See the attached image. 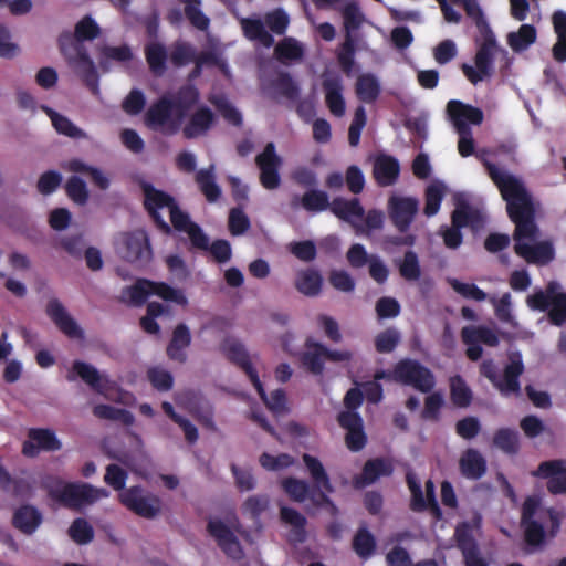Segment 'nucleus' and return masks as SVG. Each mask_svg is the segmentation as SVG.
<instances>
[{"instance_id":"1","label":"nucleus","mask_w":566,"mask_h":566,"mask_svg":"<svg viewBox=\"0 0 566 566\" xmlns=\"http://www.w3.org/2000/svg\"><path fill=\"white\" fill-rule=\"evenodd\" d=\"M485 166L506 201L511 220L515 223V253L528 263L545 264L552 261L554 249L551 242L541 239L539 230L534 222L535 205L523 181L488 161Z\"/></svg>"},{"instance_id":"2","label":"nucleus","mask_w":566,"mask_h":566,"mask_svg":"<svg viewBox=\"0 0 566 566\" xmlns=\"http://www.w3.org/2000/svg\"><path fill=\"white\" fill-rule=\"evenodd\" d=\"M143 190L145 196V206L159 227L166 231L170 230L166 222V217H168L174 228L177 231L187 234L193 247L198 249H208V237L189 219L187 213L178 208L175 200L169 195L150 185H144Z\"/></svg>"},{"instance_id":"3","label":"nucleus","mask_w":566,"mask_h":566,"mask_svg":"<svg viewBox=\"0 0 566 566\" xmlns=\"http://www.w3.org/2000/svg\"><path fill=\"white\" fill-rule=\"evenodd\" d=\"M303 461L316 492L310 495L307 482L295 478L284 479L281 482L283 490L295 502H304L306 499H310L314 505L321 506L327 504L331 506L332 511H334L335 507L328 497V494L334 492V486L332 485L323 463L317 458L310 454H304Z\"/></svg>"},{"instance_id":"4","label":"nucleus","mask_w":566,"mask_h":566,"mask_svg":"<svg viewBox=\"0 0 566 566\" xmlns=\"http://www.w3.org/2000/svg\"><path fill=\"white\" fill-rule=\"evenodd\" d=\"M198 99L199 94L192 86L185 87L174 98H161L147 112L148 126L166 134L176 133Z\"/></svg>"},{"instance_id":"5","label":"nucleus","mask_w":566,"mask_h":566,"mask_svg":"<svg viewBox=\"0 0 566 566\" xmlns=\"http://www.w3.org/2000/svg\"><path fill=\"white\" fill-rule=\"evenodd\" d=\"M563 516L562 512L543 507L539 497H527L522 510V524L527 543L531 545L541 544L546 521L551 522L552 532L555 533L559 528Z\"/></svg>"},{"instance_id":"6","label":"nucleus","mask_w":566,"mask_h":566,"mask_svg":"<svg viewBox=\"0 0 566 566\" xmlns=\"http://www.w3.org/2000/svg\"><path fill=\"white\" fill-rule=\"evenodd\" d=\"M43 485L53 499L70 507L91 505L99 499L108 496L105 489L94 488L85 483H65L55 478H48Z\"/></svg>"},{"instance_id":"7","label":"nucleus","mask_w":566,"mask_h":566,"mask_svg":"<svg viewBox=\"0 0 566 566\" xmlns=\"http://www.w3.org/2000/svg\"><path fill=\"white\" fill-rule=\"evenodd\" d=\"M60 48L69 65L83 80L92 94L98 97L101 91L96 66L83 45L74 41L71 34H62Z\"/></svg>"},{"instance_id":"8","label":"nucleus","mask_w":566,"mask_h":566,"mask_svg":"<svg viewBox=\"0 0 566 566\" xmlns=\"http://www.w3.org/2000/svg\"><path fill=\"white\" fill-rule=\"evenodd\" d=\"M524 366L520 353H512L509 356V364L504 369L503 376L496 374V367L491 360L483 361L481 374L485 376L504 396L518 395V376L523 373Z\"/></svg>"},{"instance_id":"9","label":"nucleus","mask_w":566,"mask_h":566,"mask_svg":"<svg viewBox=\"0 0 566 566\" xmlns=\"http://www.w3.org/2000/svg\"><path fill=\"white\" fill-rule=\"evenodd\" d=\"M208 531L229 558L234 560L243 558L244 552L235 533L244 536L245 532L242 530L235 516L229 518L227 522L220 518H211L208 523Z\"/></svg>"},{"instance_id":"10","label":"nucleus","mask_w":566,"mask_h":566,"mask_svg":"<svg viewBox=\"0 0 566 566\" xmlns=\"http://www.w3.org/2000/svg\"><path fill=\"white\" fill-rule=\"evenodd\" d=\"M354 354L349 349H328L323 344L307 339L302 354L303 365L313 374H321L324 368V359L333 363L348 364Z\"/></svg>"},{"instance_id":"11","label":"nucleus","mask_w":566,"mask_h":566,"mask_svg":"<svg viewBox=\"0 0 566 566\" xmlns=\"http://www.w3.org/2000/svg\"><path fill=\"white\" fill-rule=\"evenodd\" d=\"M527 305L533 310L549 308V318L555 325L566 321V294L558 283L552 282L546 291H538L527 297Z\"/></svg>"},{"instance_id":"12","label":"nucleus","mask_w":566,"mask_h":566,"mask_svg":"<svg viewBox=\"0 0 566 566\" xmlns=\"http://www.w3.org/2000/svg\"><path fill=\"white\" fill-rule=\"evenodd\" d=\"M157 295L160 298L175 304L186 306L188 300L184 292L174 289L165 283H157L148 280H139L136 284L125 291V296L134 304H142L148 296Z\"/></svg>"},{"instance_id":"13","label":"nucleus","mask_w":566,"mask_h":566,"mask_svg":"<svg viewBox=\"0 0 566 566\" xmlns=\"http://www.w3.org/2000/svg\"><path fill=\"white\" fill-rule=\"evenodd\" d=\"M115 250L129 262H148L151 259L149 239L144 230L119 233L115 239Z\"/></svg>"},{"instance_id":"14","label":"nucleus","mask_w":566,"mask_h":566,"mask_svg":"<svg viewBox=\"0 0 566 566\" xmlns=\"http://www.w3.org/2000/svg\"><path fill=\"white\" fill-rule=\"evenodd\" d=\"M118 499L125 507L144 518H154L161 511L160 499L139 486L123 490Z\"/></svg>"},{"instance_id":"15","label":"nucleus","mask_w":566,"mask_h":566,"mask_svg":"<svg viewBox=\"0 0 566 566\" xmlns=\"http://www.w3.org/2000/svg\"><path fill=\"white\" fill-rule=\"evenodd\" d=\"M496 52H499V46L494 36L492 34L486 35L484 43L475 55V66L468 64L462 66L463 73L471 83L476 84L491 76L492 61Z\"/></svg>"},{"instance_id":"16","label":"nucleus","mask_w":566,"mask_h":566,"mask_svg":"<svg viewBox=\"0 0 566 566\" xmlns=\"http://www.w3.org/2000/svg\"><path fill=\"white\" fill-rule=\"evenodd\" d=\"M395 378L423 392L429 391L434 385L430 370L413 360L399 363L395 368Z\"/></svg>"},{"instance_id":"17","label":"nucleus","mask_w":566,"mask_h":566,"mask_svg":"<svg viewBox=\"0 0 566 566\" xmlns=\"http://www.w3.org/2000/svg\"><path fill=\"white\" fill-rule=\"evenodd\" d=\"M62 448L56 433L48 428H32L22 446V453L28 458H35L41 451L54 452Z\"/></svg>"},{"instance_id":"18","label":"nucleus","mask_w":566,"mask_h":566,"mask_svg":"<svg viewBox=\"0 0 566 566\" xmlns=\"http://www.w3.org/2000/svg\"><path fill=\"white\" fill-rule=\"evenodd\" d=\"M534 476L547 481V490L552 494H566V460L556 459L542 462Z\"/></svg>"},{"instance_id":"19","label":"nucleus","mask_w":566,"mask_h":566,"mask_svg":"<svg viewBox=\"0 0 566 566\" xmlns=\"http://www.w3.org/2000/svg\"><path fill=\"white\" fill-rule=\"evenodd\" d=\"M260 168V180L264 188L275 189L280 186L279 168L282 164L281 157L275 151L273 143H269L264 150L256 157Z\"/></svg>"},{"instance_id":"20","label":"nucleus","mask_w":566,"mask_h":566,"mask_svg":"<svg viewBox=\"0 0 566 566\" xmlns=\"http://www.w3.org/2000/svg\"><path fill=\"white\" fill-rule=\"evenodd\" d=\"M478 219V211L464 202H459L452 213V228L443 232L444 243L448 248H458L462 242L460 229L467 226H474Z\"/></svg>"},{"instance_id":"21","label":"nucleus","mask_w":566,"mask_h":566,"mask_svg":"<svg viewBox=\"0 0 566 566\" xmlns=\"http://www.w3.org/2000/svg\"><path fill=\"white\" fill-rule=\"evenodd\" d=\"M447 113L455 132L471 130L469 124L480 125L483 112L480 108L452 99L447 104Z\"/></svg>"},{"instance_id":"22","label":"nucleus","mask_w":566,"mask_h":566,"mask_svg":"<svg viewBox=\"0 0 566 566\" xmlns=\"http://www.w3.org/2000/svg\"><path fill=\"white\" fill-rule=\"evenodd\" d=\"M338 422L347 433L345 437L346 446L352 451H358L366 444V434L363 429L361 418L357 412L343 411L338 416Z\"/></svg>"},{"instance_id":"23","label":"nucleus","mask_w":566,"mask_h":566,"mask_svg":"<svg viewBox=\"0 0 566 566\" xmlns=\"http://www.w3.org/2000/svg\"><path fill=\"white\" fill-rule=\"evenodd\" d=\"M474 527H478V523L473 525L462 523L457 527L454 536L462 551L465 566H486V562L480 556L472 537Z\"/></svg>"},{"instance_id":"24","label":"nucleus","mask_w":566,"mask_h":566,"mask_svg":"<svg viewBox=\"0 0 566 566\" xmlns=\"http://www.w3.org/2000/svg\"><path fill=\"white\" fill-rule=\"evenodd\" d=\"M389 208L394 223L400 231H405L418 211V201L411 197L392 196Z\"/></svg>"},{"instance_id":"25","label":"nucleus","mask_w":566,"mask_h":566,"mask_svg":"<svg viewBox=\"0 0 566 566\" xmlns=\"http://www.w3.org/2000/svg\"><path fill=\"white\" fill-rule=\"evenodd\" d=\"M49 317L67 337L73 339H82L83 331L69 314L65 307L57 300H51L46 306Z\"/></svg>"},{"instance_id":"26","label":"nucleus","mask_w":566,"mask_h":566,"mask_svg":"<svg viewBox=\"0 0 566 566\" xmlns=\"http://www.w3.org/2000/svg\"><path fill=\"white\" fill-rule=\"evenodd\" d=\"M325 103L329 112L337 117L345 115V98L343 96V83L336 74H325L323 81Z\"/></svg>"},{"instance_id":"27","label":"nucleus","mask_w":566,"mask_h":566,"mask_svg":"<svg viewBox=\"0 0 566 566\" xmlns=\"http://www.w3.org/2000/svg\"><path fill=\"white\" fill-rule=\"evenodd\" d=\"M331 210L336 217L354 226L357 232L365 231L361 228L364 209L358 199L336 198L331 203Z\"/></svg>"},{"instance_id":"28","label":"nucleus","mask_w":566,"mask_h":566,"mask_svg":"<svg viewBox=\"0 0 566 566\" xmlns=\"http://www.w3.org/2000/svg\"><path fill=\"white\" fill-rule=\"evenodd\" d=\"M74 371L95 390L103 394L107 398H114L113 390L115 384L111 381L105 375L99 374L93 366L84 363H75L73 366Z\"/></svg>"},{"instance_id":"29","label":"nucleus","mask_w":566,"mask_h":566,"mask_svg":"<svg viewBox=\"0 0 566 566\" xmlns=\"http://www.w3.org/2000/svg\"><path fill=\"white\" fill-rule=\"evenodd\" d=\"M247 375L249 376L259 395L265 402L266 407L274 415H283L284 412L287 411L286 397L282 390L276 389L272 391L270 396H266L263 386L259 379L258 373L251 366L247 367Z\"/></svg>"},{"instance_id":"30","label":"nucleus","mask_w":566,"mask_h":566,"mask_svg":"<svg viewBox=\"0 0 566 566\" xmlns=\"http://www.w3.org/2000/svg\"><path fill=\"white\" fill-rule=\"evenodd\" d=\"M214 116L212 112L201 106L193 112L185 124L182 133L187 138H197L205 135L213 125Z\"/></svg>"},{"instance_id":"31","label":"nucleus","mask_w":566,"mask_h":566,"mask_svg":"<svg viewBox=\"0 0 566 566\" xmlns=\"http://www.w3.org/2000/svg\"><path fill=\"white\" fill-rule=\"evenodd\" d=\"M41 512L32 505H22L13 514L12 523L25 535H32L42 523Z\"/></svg>"},{"instance_id":"32","label":"nucleus","mask_w":566,"mask_h":566,"mask_svg":"<svg viewBox=\"0 0 566 566\" xmlns=\"http://www.w3.org/2000/svg\"><path fill=\"white\" fill-rule=\"evenodd\" d=\"M408 484L412 494V507L415 510L431 507L433 513L439 515V507L434 501L433 483L431 481H428L426 483V495H423L420 485L411 475L408 476Z\"/></svg>"},{"instance_id":"33","label":"nucleus","mask_w":566,"mask_h":566,"mask_svg":"<svg viewBox=\"0 0 566 566\" xmlns=\"http://www.w3.org/2000/svg\"><path fill=\"white\" fill-rule=\"evenodd\" d=\"M281 520L291 527L289 532V541L292 543H302L306 538L305 532V517L297 511L282 506L281 507Z\"/></svg>"},{"instance_id":"34","label":"nucleus","mask_w":566,"mask_h":566,"mask_svg":"<svg viewBox=\"0 0 566 566\" xmlns=\"http://www.w3.org/2000/svg\"><path fill=\"white\" fill-rule=\"evenodd\" d=\"M221 352L231 360L238 363L247 371V367L251 366L258 373L260 365L258 359H250L243 345L234 338H226L221 344Z\"/></svg>"},{"instance_id":"35","label":"nucleus","mask_w":566,"mask_h":566,"mask_svg":"<svg viewBox=\"0 0 566 566\" xmlns=\"http://www.w3.org/2000/svg\"><path fill=\"white\" fill-rule=\"evenodd\" d=\"M43 112L50 117L53 127L59 134L65 135L74 139H86L88 135L75 124H73L67 117L56 113L55 111L42 106Z\"/></svg>"},{"instance_id":"36","label":"nucleus","mask_w":566,"mask_h":566,"mask_svg":"<svg viewBox=\"0 0 566 566\" xmlns=\"http://www.w3.org/2000/svg\"><path fill=\"white\" fill-rule=\"evenodd\" d=\"M392 471V465L389 461L376 459L368 461L360 476L355 479V485L357 488H364L373 483L377 478L381 475H388Z\"/></svg>"},{"instance_id":"37","label":"nucleus","mask_w":566,"mask_h":566,"mask_svg":"<svg viewBox=\"0 0 566 566\" xmlns=\"http://www.w3.org/2000/svg\"><path fill=\"white\" fill-rule=\"evenodd\" d=\"M484 458L473 449L467 450L460 459V469L464 476L469 479H479L485 472Z\"/></svg>"},{"instance_id":"38","label":"nucleus","mask_w":566,"mask_h":566,"mask_svg":"<svg viewBox=\"0 0 566 566\" xmlns=\"http://www.w3.org/2000/svg\"><path fill=\"white\" fill-rule=\"evenodd\" d=\"M399 174L398 163L389 156H379L374 164V175L377 181L387 186L392 184Z\"/></svg>"},{"instance_id":"39","label":"nucleus","mask_w":566,"mask_h":566,"mask_svg":"<svg viewBox=\"0 0 566 566\" xmlns=\"http://www.w3.org/2000/svg\"><path fill=\"white\" fill-rule=\"evenodd\" d=\"M240 24L248 39L256 41L265 48L272 46L274 42L273 36L266 32L264 24L260 19H241Z\"/></svg>"},{"instance_id":"40","label":"nucleus","mask_w":566,"mask_h":566,"mask_svg":"<svg viewBox=\"0 0 566 566\" xmlns=\"http://www.w3.org/2000/svg\"><path fill=\"white\" fill-rule=\"evenodd\" d=\"M191 340L190 332L184 324L178 325L172 334V339L168 346L167 353L171 359L184 361L186 358L185 349Z\"/></svg>"},{"instance_id":"41","label":"nucleus","mask_w":566,"mask_h":566,"mask_svg":"<svg viewBox=\"0 0 566 566\" xmlns=\"http://www.w3.org/2000/svg\"><path fill=\"white\" fill-rule=\"evenodd\" d=\"M357 97L365 103H373L380 94L378 78L369 73L358 76L356 82Z\"/></svg>"},{"instance_id":"42","label":"nucleus","mask_w":566,"mask_h":566,"mask_svg":"<svg viewBox=\"0 0 566 566\" xmlns=\"http://www.w3.org/2000/svg\"><path fill=\"white\" fill-rule=\"evenodd\" d=\"M65 168L75 174H83L92 179V181L101 189L109 186L107 176L96 167L90 166L80 159H72L66 163Z\"/></svg>"},{"instance_id":"43","label":"nucleus","mask_w":566,"mask_h":566,"mask_svg":"<svg viewBox=\"0 0 566 566\" xmlns=\"http://www.w3.org/2000/svg\"><path fill=\"white\" fill-rule=\"evenodd\" d=\"M554 31L557 42L553 46V55L559 61H566V12L556 11L553 15Z\"/></svg>"},{"instance_id":"44","label":"nucleus","mask_w":566,"mask_h":566,"mask_svg":"<svg viewBox=\"0 0 566 566\" xmlns=\"http://www.w3.org/2000/svg\"><path fill=\"white\" fill-rule=\"evenodd\" d=\"M462 339L464 344L483 343L492 347L496 346L499 343L495 332L483 326H465L462 329Z\"/></svg>"},{"instance_id":"45","label":"nucleus","mask_w":566,"mask_h":566,"mask_svg":"<svg viewBox=\"0 0 566 566\" xmlns=\"http://www.w3.org/2000/svg\"><path fill=\"white\" fill-rule=\"evenodd\" d=\"M145 54L151 72L158 75L163 74L167 62L166 48L159 42L151 41L146 45Z\"/></svg>"},{"instance_id":"46","label":"nucleus","mask_w":566,"mask_h":566,"mask_svg":"<svg viewBox=\"0 0 566 566\" xmlns=\"http://www.w3.org/2000/svg\"><path fill=\"white\" fill-rule=\"evenodd\" d=\"M536 40V30L531 24H523L516 32L507 34V44L514 52L526 50Z\"/></svg>"},{"instance_id":"47","label":"nucleus","mask_w":566,"mask_h":566,"mask_svg":"<svg viewBox=\"0 0 566 566\" xmlns=\"http://www.w3.org/2000/svg\"><path fill=\"white\" fill-rule=\"evenodd\" d=\"M196 181L208 201L213 202L220 197L221 190L216 184L213 166L199 170L196 175Z\"/></svg>"},{"instance_id":"48","label":"nucleus","mask_w":566,"mask_h":566,"mask_svg":"<svg viewBox=\"0 0 566 566\" xmlns=\"http://www.w3.org/2000/svg\"><path fill=\"white\" fill-rule=\"evenodd\" d=\"M275 54L281 62L300 61L304 54V46L293 38H286L275 46Z\"/></svg>"},{"instance_id":"49","label":"nucleus","mask_w":566,"mask_h":566,"mask_svg":"<svg viewBox=\"0 0 566 566\" xmlns=\"http://www.w3.org/2000/svg\"><path fill=\"white\" fill-rule=\"evenodd\" d=\"M133 53L127 45L103 46L98 56L99 65L107 71L112 62H127L132 60Z\"/></svg>"},{"instance_id":"50","label":"nucleus","mask_w":566,"mask_h":566,"mask_svg":"<svg viewBox=\"0 0 566 566\" xmlns=\"http://www.w3.org/2000/svg\"><path fill=\"white\" fill-rule=\"evenodd\" d=\"M322 287V277L318 272L305 270L297 274L296 289L304 295L315 296Z\"/></svg>"},{"instance_id":"51","label":"nucleus","mask_w":566,"mask_h":566,"mask_svg":"<svg viewBox=\"0 0 566 566\" xmlns=\"http://www.w3.org/2000/svg\"><path fill=\"white\" fill-rule=\"evenodd\" d=\"M446 192L447 187L441 181H433L427 187L424 213L428 217H432L439 211Z\"/></svg>"},{"instance_id":"52","label":"nucleus","mask_w":566,"mask_h":566,"mask_svg":"<svg viewBox=\"0 0 566 566\" xmlns=\"http://www.w3.org/2000/svg\"><path fill=\"white\" fill-rule=\"evenodd\" d=\"M169 315V308L160 303L151 302L147 306V314L140 319V325L146 333L157 334L159 332V325L156 323V318Z\"/></svg>"},{"instance_id":"53","label":"nucleus","mask_w":566,"mask_h":566,"mask_svg":"<svg viewBox=\"0 0 566 566\" xmlns=\"http://www.w3.org/2000/svg\"><path fill=\"white\" fill-rule=\"evenodd\" d=\"M344 28L346 36L352 38V33L356 31L365 21V17L359 7L355 2H348L344 6L343 11Z\"/></svg>"},{"instance_id":"54","label":"nucleus","mask_w":566,"mask_h":566,"mask_svg":"<svg viewBox=\"0 0 566 566\" xmlns=\"http://www.w3.org/2000/svg\"><path fill=\"white\" fill-rule=\"evenodd\" d=\"M353 548L360 558H369L376 548V541L373 534L366 528L359 530L353 539Z\"/></svg>"},{"instance_id":"55","label":"nucleus","mask_w":566,"mask_h":566,"mask_svg":"<svg viewBox=\"0 0 566 566\" xmlns=\"http://www.w3.org/2000/svg\"><path fill=\"white\" fill-rule=\"evenodd\" d=\"M261 467L269 471H281L295 463V459L287 453L272 454L264 452L260 455Z\"/></svg>"},{"instance_id":"56","label":"nucleus","mask_w":566,"mask_h":566,"mask_svg":"<svg viewBox=\"0 0 566 566\" xmlns=\"http://www.w3.org/2000/svg\"><path fill=\"white\" fill-rule=\"evenodd\" d=\"M493 443L506 453H515L520 448L518 433L514 430L501 429L494 434Z\"/></svg>"},{"instance_id":"57","label":"nucleus","mask_w":566,"mask_h":566,"mask_svg":"<svg viewBox=\"0 0 566 566\" xmlns=\"http://www.w3.org/2000/svg\"><path fill=\"white\" fill-rule=\"evenodd\" d=\"M70 537L77 544L90 543L94 537L92 525L84 518H76L69 528Z\"/></svg>"},{"instance_id":"58","label":"nucleus","mask_w":566,"mask_h":566,"mask_svg":"<svg viewBox=\"0 0 566 566\" xmlns=\"http://www.w3.org/2000/svg\"><path fill=\"white\" fill-rule=\"evenodd\" d=\"M451 398L454 405L467 407L471 402L472 392L464 380L459 377H452L450 380Z\"/></svg>"},{"instance_id":"59","label":"nucleus","mask_w":566,"mask_h":566,"mask_svg":"<svg viewBox=\"0 0 566 566\" xmlns=\"http://www.w3.org/2000/svg\"><path fill=\"white\" fill-rule=\"evenodd\" d=\"M93 412L101 419L116 420L125 424H132L134 422V416L130 412L106 405L96 406Z\"/></svg>"},{"instance_id":"60","label":"nucleus","mask_w":566,"mask_h":566,"mask_svg":"<svg viewBox=\"0 0 566 566\" xmlns=\"http://www.w3.org/2000/svg\"><path fill=\"white\" fill-rule=\"evenodd\" d=\"M301 205L308 211H323L331 208L328 196L324 191L311 190L301 198Z\"/></svg>"},{"instance_id":"61","label":"nucleus","mask_w":566,"mask_h":566,"mask_svg":"<svg viewBox=\"0 0 566 566\" xmlns=\"http://www.w3.org/2000/svg\"><path fill=\"white\" fill-rule=\"evenodd\" d=\"M210 102L218 108L226 120L232 125H241V114L228 102L224 96L212 95L210 97Z\"/></svg>"},{"instance_id":"62","label":"nucleus","mask_w":566,"mask_h":566,"mask_svg":"<svg viewBox=\"0 0 566 566\" xmlns=\"http://www.w3.org/2000/svg\"><path fill=\"white\" fill-rule=\"evenodd\" d=\"M185 4V12L191 23L200 29L205 30L209 25V19L200 10V0H181Z\"/></svg>"},{"instance_id":"63","label":"nucleus","mask_w":566,"mask_h":566,"mask_svg":"<svg viewBox=\"0 0 566 566\" xmlns=\"http://www.w3.org/2000/svg\"><path fill=\"white\" fill-rule=\"evenodd\" d=\"M66 192L69 197L78 205H84L88 199L86 184L78 177H72L67 180Z\"/></svg>"},{"instance_id":"64","label":"nucleus","mask_w":566,"mask_h":566,"mask_svg":"<svg viewBox=\"0 0 566 566\" xmlns=\"http://www.w3.org/2000/svg\"><path fill=\"white\" fill-rule=\"evenodd\" d=\"M99 33L97 23L91 17H84L75 25L76 42L95 39Z\"/></svg>"}]
</instances>
